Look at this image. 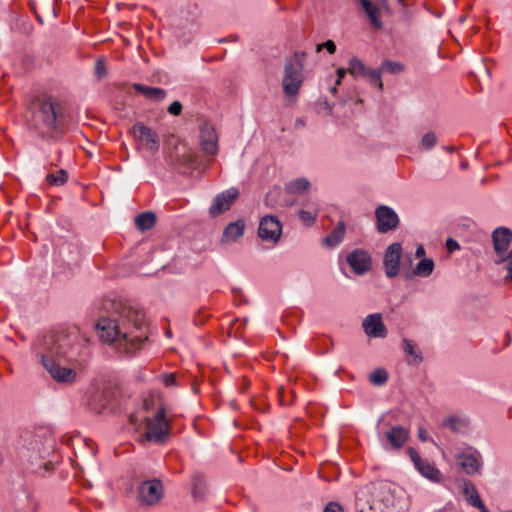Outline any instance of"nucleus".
<instances>
[{
  "mask_svg": "<svg viewBox=\"0 0 512 512\" xmlns=\"http://www.w3.org/2000/svg\"><path fill=\"white\" fill-rule=\"evenodd\" d=\"M33 349L43 367L57 382L72 383L75 370L60 366V361L83 365L89 358L88 341L78 331L49 332L38 337Z\"/></svg>",
  "mask_w": 512,
  "mask_h": 512,
  "instance_id": "obj_1",
  "label": "nucleus"
},
{
  "mask_svg": "<svg viewBox=\"0 0 512 512\" xmlns=\"http://www.w3.org/2000/svg\"><path fill=\"white\" fill-rule=\"evenodd\" d=\"M96 331L103 342L127 355L134 354L147 340L144 314L121 303L111 316L98 320Z\"/></svg>",
  "mask_w": 512,
  "mask_h": 512,
  "instance_id": "obj_2",
  "label": "nucleus"
},
{
  "mask_svg": "<svg viewBox=\"0 0 512 512\" xmlns=\"http://www.w3.org/2000/svg\"><path fill=\"white\" fill-rule=\"evenodd\" d=\"M34 124L37 128L56 130L62 122L63 112L60 102L50 96H43L33 104Z\"/></svg>",
  "mask_w": 512,
  "mask_h": 512,
  "instance_id": "obj_3",
  "label": "nucleus"
},
{
  "mask_svg": "<svg viewBox=\"0 0 512 512\" xmlns=\"http://www.w3.org/2000/svg\"><path fill=\"white\" fill-rule=\"evenodd\" d=\"M304 55V53H295L292 57L286 60L284 65V77L282 80L283 92L293 101L295 100L304 80Z\"/></svg>",
  "mask_w": 512,
  "mask_h": 512,
  "instance_id": "obj_4",
  "label": "nucleus"
},
{
  "mask_svg": "<svg viewBox=\"0 0 512 512\" xmlns=\"http://www.w3.org/2000/svg\"><path fill=\"white\" fill-rule=\"evenodd\" d=\"M169 435V422L164 408H160L153 417L146 419V439L150 442L162 443Z\"/></svg>",
  "mask_w": 512,
  "mask_h": 512,
  "instance_id": "obj_5",
  "label": "nucleus"
},
{
  "mask_svg": "<svg viewBox=\"0 0 512 512\" xmlns=\"http://www.w3.org/2000/svg\"><path fill=\"white\" fill-rule=\"evenodd\" d=\"M378 438L385 450H400L409 438V431L400 425L391 426L387 431H378Z\"/></svg>",
  "mask_w": 512,
  "mask_h": 512,
  "instance_id": "obj_6",
  "label": "nucleus"
},
{
  "mask_svg": "<svg viewBox=\"0 0 512 512\" xmlns=\"http://www.w3.org/2000/svg\"><path fill=\"white\" fill-rule=\"evenodd\" d=\"M407 453L414 464L416 470L425 478L432 482L439 483L442 480V474L435 465L421 456L414 448H408Z\"/></svg>",
  "mask_w": 512,
  "mask_h": 512,
  "instance_id": "obj_7",
  "label": "nucleus"
},
{
  "mask_svg": "<svg viewBox=\"0 0 512 512\" xmlns=\"http://www.w3.org/2000/svg\"><path fill=\"white\" fill-rule=\"evenodd\" d=\"M282 234V224L272 215L264 216L259 223L258 236L265 241L277 243Z\"/></svg>",
  "mask_w": 512,
  "mask_h": 512,
  "instance_id": "obj_8",
  "label": "nucleus"
},
{
  "mask_svg": "<svg viewBox=\"0 0 512 512\" xmlns=\"http://www.w3.org/2000/svg\"><path fill=\"white\" fill-rule=\"evenodd\" d=\"M456 460L461 469L468 475L479 472L483 464L480 452L472 447L460 452L456 456Z\"/></svg>",
  "mask_w": 512,
  "mask_h": 512,
  "instance_id": "obj_9",
  "label": "nucleus"
},
{
  "mask_svg": "<svg viewBox=\"0 0 512 512\" xmlns=\"http://www.w3.org/2000/svg\"><path fill=\"white\" fill-rule=\"evenodd\" d=\"M376 228L380 233H387L397 228L399 217L389 206L380 205L375 210Z\"/></svg>",
  "mask_w": 512,
  "mask_h": 512,
  "instance_id": "obj_10",
  "label": "nucleus"
},
{
  "mask_svg": "<svg viewBox=\"0 0 512 512\" xmlns=\"http://www.w3.org/2000/svg\"><path fill=\"white\" fill-rule=\"evenodd\" d=\"M163 492L162 482L156 479L142 482L138 489L140 501L150 506L161 500Z\"/></svg>",
  "mask_w": 512,
  "mask_h": 512,
  "instance_id": "obj_11",
  "label": "nucleus"
},
{
  "mask_svg": "<svg viewBox=\"0 0 512 512\" xmlns=\"http://www.w3.org/2000/svg\"><path fill=\"white\" fill-rule=\"evenodd\" d=\"M132 130L134 136L141 141L151 153H156L159 150V136L155 130L140 122L136 123Z\"/></svg>",
  "mask_w": 512,
  "mask_h": 512,
  "instance_id": "obj_12",
  "label": "nucleus"
},
{
  "mask_svg": "<svg viewBox=\"0 0 512 512\" xmlns=\"http://www.w3.org/2000/svg\"><path fill=\"white\" fill-rule=\"evenodd\" d=\"M401 255L402 246L400 243L395 242L387 247L384 255V268L388 278H394L398 275Z\"/></svg>",
  "mask_w": 512,
  "mask_h": 512,
  "instance_id": "obj_13",
  "label": "nucleus"
},
{
  "mask_svg": "<svg viewBox=\"0 0 512 512\" xmlns=\"http://www.w3.org/2000/svg\"><path fill=\"white\" fill-rule=\"evenodd\" d=\"M239 192L236 188H230L215 196L209 213L212 217L219 216L223 212L230 209L231 205L238 198Z\"/></svg>",
  "mask_w": 512,
  "mask_h": 512,
  "instance_id": "obj_14",
  "label": "nucleus"
},
{
  "mask_svg": "<svg viewBox=\"0 0 512 512\" xmlns=\"http://www.w3.org/2000/svg\"><path fill=\"white\" fill-rule=\"evenodd\" d=\"M346 261L352 270L358 274L363 275L371 269L372 260L369 253L362 249H356L349 253Z\"/></svg>",
  "mask_w": 512,
  "mask_h": 512,
  "instance_id": "obj_15",
  "label": "nucleus"
},
{
  "mask_svg": "<svg viewBox=\"0 0 512 512\" xmlns=\"http://www.w3.org/2000/svg\"><path fill=\"white\" fill-rule=\"evenodd\" d=\"M493 245L495 252L501 257L503 261L504 254L512 242V231L506 227H498L492 233Z\"/></svg>",
  "mask_w": 512,
  "mask_h": 512,
  "instance_id": "obj_16",
  "label": "nucleus"
},
{
  "mask_svg": "<svg viewBox=\"0 0 512 512\" xmlns=\"http://www.w3.org/2000/svg\"><path fill=\"white\" fill-rule=\"evenodd\" d=\"M363 329L368 336L373 338H384L387 334L379 313L368 315L363 321Z\"/></svg>",
  "mask_w": 512,
  "mask_h": 512,
  "instance_id": "obj_17",
  "label": "nucleus"
},
{
  "mask_svg": "<svg viewBox=\"0 0 512 512\" xmlns=\"http://www.w3.org/2000/svg\"><path fill=\"white\" fill-rule=\"evenodd\" d=\"M200 143L203 151L208 155H215L218 151V137L212 126L204 125L200 131Z\"/></svg>",
  "mask_w": 512,
  "mask_h": 512,
  "instance_id": "obj_18",
  "label": "nucleus"
},
{
  "mask_svg": "<svg viewBox=\"0 0 512 512\" xmlns=\"http://www.w3.org/2000/svg\"><path fill=\"white\" fill-rule=\"evenodd\" d=\"M133 88L135 91L154 102H161L167 96V91L159 87H151L140 83H134Z\"/></svg>",
  "mask_w": 512,
  "mask_h": 512,
  "instance_id": "obj_19",
  "label": "nucleus"
},
{
  "mask_svg": "<svg viewBox=\"0 0 512 512\" xmlns=\"http://www.w3.org/2000/svg\"><path fill=\"white\" fill-rule=\"evenodd\" d=\"M245 222L241 219L229 223L224 229L222 235V242H235L241 238L244 234Z\"/></svg>",
  "mask_w": 512,
  "mask_h": 512,
  "instance_id": "obj_20",
  "label": "nucleus"
},
{
  "mask_svg": "<svg viewBox=\"0 0 512 512\" xmlns=\"http://www.w3.org/2000/svg\"><path fill=\"white\" fill-rule=\"evenodd\" d=\"M363 8V10L365 11V13L367 14L371 24L379 29L382 27V21H381V18H380V10L379 8L372 4L369 0H358Z\"/></svg>",
  "mask_w": 512,
  "mask_h": 512,
  "instance_id": "obj_21",
  "label": "nucleus"
},
{
  "mask_svg": "<svg viewBox=\"0 0 512 512\" xmlns=\"http://www.w3.org/2000/svg\"><path fill=\"white\" fill-rule=\"evenodd\" d=\"M344 235V222H339L334 230L323 239V244L329 248H335L342 242Z\"/></svg>",
  "mask_w": 512,
  "mask_h": 512,
  "instance_id": "obj_22",
  "label": "nucleus"
},
{
  "mask_svg": "<svg viewBox=\"0 0 512 512\" xmlns=\"http://www.w3.org/2000/svg\"><path fill=\"white\" fill-rule=\"evenodd\" d=\"M463 494L471 506H482V500L478 494L475 485L471 481L464 482Z\"/></svg>",
  "mask_w": 512,
  "mask_h": 512,
  "instance_id": "obj_23",
  "label": "nucleus"
},
{
  "mask_svg": "<svg viewBox=\"0 0 512 512\" xmlns=\"http://www.w3.org/2000/svg\"><path fill=\"white\" fill-rule=\"evenodd\" d=\"M434 261L430 258H423L421 259L415 268L413 269L412 273L415 276L419 277H428L432 274L434 270Z\"/></svg>",
  "mask_w": 512,
  "mask_h": 512,
  "instance_id": "obj_24",
  "label": "nucleus"
},
{
  "mask_svg": "<svg viewBox=\"0 0 512 512\" xmlns=\"http://www.w3.org/2000/svg\"><path fill=\"white\" fill-rule=\"evenodd\" d=\"M156 222V217L152 212H143L135 218V225L140 231L151 229Z\"/></svg>",
  "mask_w": 512,
  "mask_h": 512,
  "instance_id": "obj_25",
  "label": "nucleus"
},
{
  "mask_svg": "<svg viewBox=\"0 0 512 512\" xmlns=\"http://www.w3.org/2000/svg\"><path fill=\"white\" fill-rule=\"evenodd\" d=\"M368 70L369 68L366 67L365 64L357 57L350 59L348 73H350L353 77H366Z\"/></svg>",
  "mask_w": 512,
  "mask_h": 512,
  "instance_id": "obj_26",
  "label": "nucleus"
},
{
  "mask_svg": "<svg viewBox=\"0 0 512 512\" xmlns=\"http://www.w3.org/2000/svg\"><path fill=\"white\" fill-rule=\"evenodd\" d=\"M403 350L404 352L413 357L409 363L419 364L422 361L421 352L416 348V345L409 339H403Z\"/></svg>",
  "mask_w": 512,
  "mask_h": 512,
  "instance_id": "obj_27",
  "label": "nucleus"
},
{
  "mask_svg": "<svg viewBox=\"0 0 512 512\" xmlns=\"http://www.w3.org/2000/svg\"><path fill=\"white\" fill-rule=\"evenodd\" d=\"M310 187V182L306 178H297L287 184V190L290 193H301Z\"/></svg>",
  "mask_w": 512,
  "mask_h": 512,
  "instance_id": "obj_28",
  "label": "nucleus"
},
{
  "mask_svg": "<svg viewBox=\"0 0 512 512\" xmlns=\"http://www.w3.org/2000/svg\"><path fill=\"white\" fill-rule=\"evenodd\" d=\"M388 379V374L384 369L378 368L375 369L369 375V380L373 385L381 386L386 383Z\"/></svg>",
  "mask_w": 512,
  "mask_h": 512,
  "instance_id": "obj_29",
  "label": "nucleus"
},
{
  "mask_svg": "<svg viewBox=\"0 0 512 512\" xmlns=\"http://www.w3.org/2000/svg\"><path fill=\"white\" fill-rule=\"evenodd\" d=\"M382 72L383 71L381 70V68L377 70L369 69L365 77L370 81V83L373 86H376L380 91L383 89V82L381 80Z\"/></svg>",
  "mask_w": 512,
  "mask_h": 512,
  "instance_id": "obj_30",
  "label": "nucleus"
},
{
  "mask_svg": "<svg viewBox=\"0 0 512 512\" xmlns=\"http://www.w3.org/2000/svg\"><path fill=\"white\" fill-rule=\"evenodd\" d=\"M380 68L383 72H388L391 74H397L404 71V66L401 63L390 60L383 61Z\"/></svg>",
  "mask_w": 512,
  "mask_h": 512,
  "instance_id": "obj_31",
  "label": "nucleus"
},
{
  "mask_svg": "<svg viewBox=\"0 0 512 512\" xmlns=\"http://www.w3.org/2000/svg\"><path fill=\"white\" fill-rule=\"evenodd\" d=\"M47 180L50 184L62 185L67 181V173L65 170H59L55 174H48Z\"/></svg>",
  "mask_w": 512,
  "mask_h": 512,
  "instance_id": "obj_32",
  "label": "nucleus"
},
{
  "mask_svg": "<svg viewBox=\"0 0 512 512\" xmlns=\"http://www.w3.org/2000/svg\"><path fill=\"white\" fill-rule=\"evenodd\" d=\"M437 137L435 133L428 132L422 137L421 145L425 150H430L435 146Z\"/></svg>",
  "mask_w": 512,
  "mask_h": 512,
  "instance_id": "obj_33",
  "label": "nucleus"
},
{
  "mask_svg": "<svg viewBox=\"0 0 512 512\" xmlns=\"http://www.w3.org/2000/svg\"><path fill=\"white\" fill-rule=\"evenodd\" d=\"M94 72L98 79H102L107 75V67L103 59H98L95 62Z\"/></svg>",
  "mask_w": 512,
  "mask_h": 512,
  "instance_id": "obj_34",
  "label": "nucleus"
},
{
  "mask_svg": "<svg viewBox=\"0 0 512 512\" xmlns=\"http://www.w3.org/2000/svg\"><path fill=\"white\" fill-rule=\"evenodd\" d=\"M443 426L449 427L452 431H458L462 427V421L458 417H449L443 422Z\"/></svg>",
  "mask_w": 512,
  "mask_h": 512,
  "instance_id": "obj_35",
  "label": "nucleus"
},
{
  "mask_svg": "<svg viewBox=\"0 0 512 512\" xmlns=\"http://www.w3.org/2000/svg\"><path fill=\"white\" fill-rule=\"evenodd\" d=\"M299 217L306 225H311L316 218V214L306 210L299 211Z\"/></svg>",
  "mask_w": 512,
  "mask_h": 512,
  "instance_id": "obj_36",
  "label": "nucleus"
},
{
  "mask_svg": "<svg viewBox=\"0 0 512 512\" xmlns=\"http://www.w3.org/2000/svg\"><path fill=\"white\" fill-rule=\"evenodd\" d=\"M182 108H183V107H182L181 102H179V101H174V102H172V103L169 105V107H168L167 111H168V113H170L171 115L178 116V115H180V114H181V112H182Z\"/></svg>",
  "mask_w": 512,
  "mask_h": 512,
  "instance_id": "obj_37",
  "label": "nucleus"
},
{
  "mask_svg": "<svg viewBox=\"0 0 512 512\" xmlns=\"http://www.w3.org/2000/svg\"><path fill=\"white\" fill-rule=\"evenodd\" d=\"M322 48H325L330 54L336 51V45L332 40H327L322 45H318L317 50L320 51Z\"/></svg>",
  "mask_w": 512,
  "mask_h": 512,
  "instance_id": "obj_38",
  "label": "nucleus"
},
{
  "mask_svg": "<svg viewBox=\"0 0 512 512\" xmlns=\"http://www.w3.org/2000/svg\"><path fill=\"white\" fill-rule=\"evenodd\" d=\"M323 512H343V508L341 505H339L338 503H335V502H329Z\"/></svg>",
  "mask_w": 512,
  "mask_h": 512,
  "instance_id": "obj_39",
  "label": "nucleus"
},
{
  "mask_svg": "<svg viewBox=\"0 0 512 512\" xmlns=\"http://www.w3.org/2000/svg\"><path fill=\"white\" fill-rule=\"evenodd\" d=\"M162 381L166 386H174L176 385V376L173 373L165 374L162 376Z\"/></svg>",
  "mask_w": 512,
  "mask_h": 512,
  "instance_id": "obj_40",
  "label": "nucleus"
},
{
  "mask_svg": "<svg viewBox=\"0 0 512 512\" xmlns=\"http://www.w3.org/2000/svg\"><path fill=\"white\" fill-rule=\"evenodd\" d=\"M446 247H447L448 251H450V252H453L460 248L458 242L452 238H448L446 240Z\"/></svg>",
  "mask_w": 512,
  "mask_h": 512,
  "instance_id": "obj_41",
  "label": "nucleus"
},
{
  "mask_svg": "<svg viewBox=\"0 0 512 512\" xmlns=\"http://www.w3.org/2000/svg\"><path fill=\"white\" fill-rule=\"evenodd\" d=\"M347 72H348V68L347 69H345V68H338L337 69L336 85H340L342 79L344 78V76L346 75Z\"/></svg>",
  "mask_w": 512,
  "mask_h": 512,
  "instance_id": "obj_42",
  "label": "nucleus"
},
{
  "mask_svg": "<svg viewBox=\"0 0 512 512\" xmlns=\"http://www.w3.org/2000/svg\"><path fill=\"white\" fill-rule=\"evenodd\" d=\"M418 437L423 442L427 441L428 440L427 431L424 428H419Z\"/></svg>",
  "mask_w": 512,
  "mask_h": 512,
  "instance_id": "obj_43",
  "label": "nucleus"
},
{
  "mask_svg": "<svg viewBox=\"0 0 512 512\" xmlns=\"http://www.w3.org/2000/svg\"><path fill=\"white\" fill-rule=\"evenodd\" d=\"M415 256L417 258L424 257L425 256V249L422 245H419L415 251Z\"/></svg>",
  "mask_w": 512,
  "mask_h": 512,
  "instance_id": "obj_44",
  "label": "nucleus"
},
{
  "mask_svg": "<svg viewBox=\"0 0 512 512\" xmlns=\"http://www.w3.org/2000/svg\"><path fill=\"white\" fill-rule=\"evenodd\" d=\"M356 507H357L359 512H365V510H366L365 506L361 504V498L360 497H357Z\"/></svg>",
  "mask_w": 512,
  "mask_h": 512,
  "instance_id": "obj_45",
  "label": "nucleus"
},
{
  "mask_svg": "<svg viewBox=\"0 0 512 512\" xmlns=\"http://www.w3.org/2000/svg\"><path fill=\"white\" fill-rule=\"evenodd\" d=\"M510 260L508 262V265H507V269H508V276L510 279H512V257H509Z\"/></svg>",
  "mask_w": 512,
  "mask_h": 512,
  "instance_id": "obj_46",
  "label": "nucleus"
},
{
  "mask_svg": "<svg viewBox=\"0 0 512 512\" xmlns=\"http://www.w3.org/2000/svg\"><path fill=\"white\" fill-rule=\"evenodd\" d=\"M476 508H478L481 512H489V510L486 508V506L484 505V503L482 502V506H475Z\"/></svg>",
  "mask_w": 512,
  "mask_h": 512,
  "instance_id": "obj_47",
  "label": "nucleus"
},
{
  "mask_svg": "<svg viewBox=\"0 0 512 512\" xmlns=\"http://www.w3.org/2000/svg\"><path fill=\"white\" fill-rule=\"evenodd\" d=\"M331 92H332L333 94H335V92H336V87H333V88L331 89Z\"/></svg>",
  "mask_w": 512,
  "mask_h": 512,
  "instance_id": "obj_48",
  "label": "nucleus"
},
{
  "mask_svg": "<svg viewBox=\"0 0 512 512\" xmlns=\"http://www.w3.org/2000/svg\"><path fill=\"white\" fill-rule=\"evenodd\" d=\"M509 257H512V249H511V252H510V254H509Z\"/></svg>",
  "mask_w": 512,
  "mask_h": 512,
  "instance_id": "obj_49",
  "label": "nucleus"
}]
</instances>
